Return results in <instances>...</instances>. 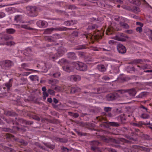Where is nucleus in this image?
I'll use <instances>...</instances> for the list:
<instances>
[{
    "label": "nucleus",
    "mask_w": 152,
    "mask_h": 152,
    "mask_svg": "<svg viewBox=\"0 0 152 152\" xmlns=\"http://www.w3.org/2000/svg\"><path fill=\"white\" fill-rule=\"evenodd\" d=\"M102 79L105 83L109 82L110 80V77L107 75L103 76L102 78Z\"/></svg>",
    "instance_id": "29"
},
{
    "label": "nucleus",
    "mask_w": 152,
    "mask_h": 152,
    "mask_svg": "<svg viewBox=\"0 0 152 152\" xmlns=\"http://www.w3.org/2000/svg\"><path fill=\"white\" fill-rule=\"evenodd\" d=\"M102 139L104 140V142H117L116 141L115 139L113 138H110L107 137H105L104 136H101Z\"/></svg>",
    "instance_id": "12"
},
{
    "label": "nucleus",
    "mask_w": 152,
    "mask_h": 152,
    "mask_svg": "<svg viewBox=\"0 0 152 152\" xmlns=\"http://www.w3.org/2000/svg\"><path fill=\"white\" fill-rule=\"evenodd\" d=\"M48 93L52 95H55V91L51 89H48Z\"/></svg>",
    "instance_id": "50"
},
{
    "label": "nucleus",
    "mask_w": 152,
    "mask_h": 152,
    "mask_svg": "<svg viewBox=\"0 0 152 152\" xmlns=\"http://www.w3.org/2000/svg\"><path fill=\"white\" fill-rule=\"evenodd\" d=\"M21 68H23L26 71H32L34 70L33 69L28 68V67H29V64H28L25 63H23L21 64Z\"/></svg>",
    "instance_id": "18"
},
{
    "label": "nucleus",
    "mask_w": 152,
    "mask_h": 152,
    "mask_svg": "<svg viewBox=\"0 0 152 152\" xmlns=\"http://www.w3.org/2000/svg\"><path fill=\"white\" fill-rule=\"evenodd\" d=\"M117 48L118 52L121 54H124L126 52L125 47L121 44H118L117 46Z\"/></svg>",
    "instance_id": "10"
},
{
    "label": "nucleus",
    "mask_w": 152,
    "mask_h": 152,
    "mask_svg": "<svg viewBox=\"0 0 152 152\" xmlns=\"http://www.w3.org/2000/svg\"><path fill=\"white\" fill-rule=\"evenodd\" d=\"M86 46L85 45H82L77 46L75 48L76 50H79L83 49L86 48Z\"/></svg>",
    "instance_id": "42"
},
{
    "label": "nucleus",
    "mask_w": 152,
    "mask_h": 152,
    "mask_svg": "<svg viewBox=\"0 0 152 152\" xmlns=\"http://www.w3.org/2000/svg\"><path fill=\"white\" fill-rule=\"evenodd\" d=\"M62 68L64 70L67 72H69L71 70V68L68 66H63Z\"/></svg>",
    "instance_id": "35"
},
{
    "label": "nucleus",
    "mask_w": 152,
    "mask_h": 152,
    "mask_svg": "<svg viewBox=\"0 0 152 152\" xmlns=\"http://www.w3.org/2000/svg\"><path fill=\"white\" fill-rule=\"evenodd\" d=\"M71 86H64L63 87V89L65 92L66 93H69L70 92V89L69 88H71Z\"/></svg>",
    "instance_id": "32"
},
{
    "label": "nucleus",
    "mask_w": 152,
    "mask_h": 152,
    "mask_svg": "<svg viewBox=\"0 0 152 152\" xmlns=\"http://www.w3.org/2000/svg\"><path fill=\"white\" fill-rule=\"evenodd\" d=\"M137 92L136 89L134 88L127 89V93L131 96H134L136 95Z\"/></svg>",
    "instance_id": "13"
},
{
    "label": "nucleus",
    "mask_w": 152,
    "mask_h": 152,
    "mask_svg": "<svg viewBox=\"0 0 152 152\" xmlns=\"http://www.w3.org/2000/svg\"><path fill=\"white\" fill-rule=\"evenodd\" d=\"M18 25L19 26V28H24L25 29L29 30H32L33 29V28H30L27 25H26L22 24V25Z\"/></svg>",
    "instance_id": "24"
},
{
    "label": "nucleus",
    "mask_w": 152,
    "mask_h": 152,
    "mask_svg": "<svg viewBox=\"0 0 152 152\" xmlns=\"http://www.w3.org/2000/svg\"><path fill=\"white\" fill-rule=\"evenodd\" d=\"M150 34L149 36V38L152 41V30H151L150 31Z\"/></svg>",
    "instance_id": "64"
},
{
    "label": "nucleus",
    "mask_w": 152,
    "mask_h": 152,
    "mask_svg": "<svg viewBox=\"0 0 152 152\" xmlns=\"http://www.w3.org/2000/svg\"><path fill=\"white\" fill-rule=\"evenodd\" d=\"M118 121L120 122L121 123H124L126 119L124 114L120 115L118 117Z\"/></svg>",
    "instance_id": "15"
},
{
    "label": "nucleus",
    "mask_w": 152,
    "mask_h": 152,
    "mask_svg": "<svg viewBox=\"0 0 152 152\" xmlns=\"http://www.w3.org/2000/svg\"><path fill=\"white\" fill-rule=\"evenodd\" d=\"M46 39L49 42H55L54 39H53V35L52 36L47 37H46Z\"/></svg>",
    "instance_id": "43"
},
{
    "label": "nucleus",
    "mask_w": 152,
    "mask_h": 152,
    "mask_svg": "<svg viewBox=\"0 0 152 152\" xmlns=\"http://www.w3.org/2000/svg\"><path fill=\"white\" fill-rule=\"evenodd\" d=\"M33 124V122L32 121H25V124L26 125H31Z\"/></svg>",
    "instance_id": "61"
},
{
    "label": "nucleus",
    "mask_w": 152,
    "mask_h": 152,
    "mask_svg": "<svg viewBox=\"0 0 152 152\" xmlns=\"http://www.w3.org/2000/svg\"><path fill=\"white\" fill-rule=\"evenodd\" d=\"M30 79L32 80H38V77L37 75H32L30 76Z\"/></svg>",
    "instance_id": "44"
},
{
    "label": "nucleus",
    "mask_w": 152,
    "mask_h": 152,
    "mask_svg": "<svg viewBox=\"0 0 152 152\" xmlns=\"http://www.w3.org/2000/svg\"><path fill=\"white\" fill-rule=\"evenodd\" d=\"M61 75V74L59 72H57L54 73L53 74V76L55 77H59Z\"/></svg>",
    "instance_id": "53"
},
{
    "label": "nucleus",
    "mask_w": 152,
    "mask_h": 152,
    "mask_svg": "<svg viewBox=\"0 0 152 152\" xmlns=\"http://www.w3.org/2000/svg\"><path fill=\"white\" fill-rule=\"evenodd\" d=\"M5 16V14L4 12H0V18L4 17Z\"/></svg>",
    "instance_id": "62"
},
{
    "label": "nucleus",
    "mask_w": 152,
    "mask_h": 152,
    "mask_svg": "<svg viewBox=\"0 0 152 152\" xmlns=\"http://www.w3.org/2000/svg\"><path fill=\"white\" fill-rule=\"evenodd\" d=\"M22 18V16L21 15H17L15 16L14 20L18 22V21L21 20Z\"/></svg>",
    "instance_id": "33"
},
{
    "label": "nucleus",
    "mask_w": 152,
    "mask_h": 152,
    "mask_svg": "<svg viewBox=\"0 0 152 152\" xmlns=\"http://www.w3.org/2000/svg\"><path fill=\"white\" fill-rule=\"evenodd\" d=\"M5 138L7 139L8 142L10 141V140L13 142V140H14V141L15 142H24L23 140L20 141L19 139L15 138L14 136L10 134H7L5 136Z\"/></svg>",
    "instance_id": "8"
},
{
    "label": "nucleus",
    "mask_w": 152,
    "mask_h": 152,
    "mask_svg": "<svg viewBox=\"0 0 152 152\" xmlns=\"http://www.w3.org/2000/svg\"><path fill=\"white\" fill-rule=\"evenodd\" d=\"M58 63L61 65H62L63 64H68L67 61L64 58L61 59L58 61Z\"/></svg>",
    "instance_id": "30"
},
{
    "label": "nucleus",
    "mask_w": 152,
    "mask_h": 152,
    "mask_svg": "<svg viewBox=\"0 0 152 152\" xmlns=\"http://www.w3.org/2000/svg\"><path fill=\"white\" fill-rule=\"evenodd\" d=\"M133 148H138L142 150L145 151H150V149L147 148H146L144 147H140L138 146H134Z\"/></svg>",
    "instance_id": "25"
},
{
    "label": "nucleus",
    "mask_w": 152,
    "mask_h": 152,
    "mask_svg": "<svg viewBox=\"0 0 152 152\" xmlns=\"http://www.w3.org/2000/svg\"><path fill=\"white\" fill-rule=\"evenodd\" d=\"M6 30L7 33L9 34H13L15 32V30L13 28L7 29Z\"/></svg>",
    "instance_id": "36"
},
{
    "label": "nucleus",
    "mask_w": 152,
    "mask_h": 152,
    "mask_svg": "<svg viewBox=\"0 0 152 152\" xmlns=\"http://www.w3.org/2000/svg\"><path fill=\"white\" fill-rule=\"evenodd\" d=\"M70 89V93L71 94H73L75 92L77 91L79 92L80 91V88L77 87H72L71 86V88H69Z\"/></svg>",
    "instance_id": "17"
},
{
    "label": "nucleus",
    "mask_w": 152,
    "mask_h": 152,
    "mask_svg": "<svg viewBox=\"0 0 152 152\" xmlns=\"http://www.w3.org/2000/svg\"><path fill=\"white\" fill-rule=\"evenodd\" d=\"M16 114L15 112H11L10 111H8L7 112V114L9 116L14 115Z\"/></svg>",
    "instance_id": "58"
},
{
    "label": "nucleus",
    "mask_w": 152,
    "mask_h": 152,
    "mask_svg": "<svg viewBox=\"0 0 152 152\" xmlns=\"http://www.w3.org/2000/svg\"><path fill=\"white\" fill-rule=\"evenodd\" d=\"M37 24L40 27H45L47 25V22L45 21L40 20L37 22Z\"/></svg>",
    "instance_id": "14"
},
{
    "label": "nucleus",
    "mask_w": 152,
    "mask_h": 152,
    "mask_svg": "<svg viewBox=\"0 0 152 152\" xmlns=\"http://www.w3.org/2000/svg\"><path fill=\"white\" fill-rule=\"evenodd\" d=\"M120 97L118 93L114 92L110 93L106 95V98L108 101H112L118 99Z\"/></svg>",
    "instance_id": "4"
},
{
    "label": "nucleus",
    "mask_w": 152,
    "mask_h": 152,
    "mask_svg": "<svg viewBox=\"0 0 152 152\" xmlns=\"http://www.w3.org/2000/svg\"><path fill=\"white\" fill-rule=\"evenodd\" d=\"M149 117V115H148L143 113L141 115V117L143 119H146L147 118Z\"/></svg>",
    "instance_id": "51"
},
{
    "label": "nucleus",
    "mask_w": 152,
    "mask_h": 152,
    "mask_svg": "<svg viewBox=\"0 0 152 152\" xmlns=\"http://www.w3.org/2000/svg\"><path fill=\"white\" fill-rule=\"evenodd\" d=\"M26 9L27 11V13L29 16L34 17L38 15V14L37 10L36 7L28 6L26 7Z\"/></svg>",
    "instance_id": "3"
},
{
    "label": "nucleus",
    "mask_w": 152,
    "mask_h": 152,
    "mask_svg": "<svg viewBox=\"0 0 152 152\" xmlns=\"http://www.w3.org/2000/svg\"><path fill=\"white\" fill-rule=\"evenodd\" d=\"M54 90L56 91H60V88L58 86H56L54 88Z\"/></svg>",
    "instance_id": "63"
},
{
    "label": "nucleus",
    "mask_w": 152,
    "mask_h": 152,
    "mask_svg": "<svg viewBox=\"0 0 152 152\" xmlns=\"http://www.w3.org/2000/svg\"><path fill=\"white\" fill-rule=\"evenodd\" d=\"M115 145H114L116 148L123 149L125 152H130V150L127 148L123 146L124 143H115Z\"/></svg>",
    "instance_id": "11"
},
{
    "label": "nucleus",
    "mask_w": 152,
    "mask_h": 152,
    "mask_svg": "<svg viewBox=\"0 0 152 152\" xmlns=\"http://www.w3.org/2000/svg\"><path fill=\"white\" fill-rule=\"evenodd\" d=\"M104 123L107 124L108 125H110L111 126L118 127L120 125L119 123H117L114 122L107 121Z\"/></svg>",
    "instance_id": "20"
},
{
    "label": "nucleus",
    "mask_w": 152,
    "mask_h": 152,
    "mask_svg": "<svg viewBox=\"0 0 152 152\" xmlns=\"http://www.w3.org/2000/svg\"><path fill=\"white\" fill-rule=\"evenodd\" d=\"M68 114L70 115L73 116L75 118H77L79 116V115L77 113H73L70 112H68Z\"/></svg>",
    "instance_id": "39"
},
{
    "label": "nucleus",
    "mask_w": 152,
    "mask_h": 152,
    "mask_svg": "<svg viewBox=\"0 0 152 152\" xmlns=\"http://www.w3.org/2000/svg\"><path fill=\"white\" fill-rule=\"evenodd\" d=\"M114 39L116 40L124 42L126 41V38H127L125 34L122 33H119L114 37Z\"/></svg>",
    "instance_id": "7"
},
{
    "label": "nucleus",
    "mask_w": 152,
    "mask_h": 152,
    "mask_svg": "<svg viewBox=\"0 0 152 152\" xmlns=\"http://www.w3.org/2000/svg\"><path fill=\"white\" fill-rule=\"evenodd\" d=\"M96 119L99 121H102L104 119V118H103L100 116L96 117Z\"/></svg>",
    "instance_id": "59"
},
{
    "label": "nucleus",
    "mask_w": 152,
    "mask_h": 152,
    "mask_svg": "<svg viewBox=\"0 0 152 152\" xmlns=\"http://www.w3.org/2000/svg\"><path fill=\"white\" fill-rule=\"evenodd\" d=\"M74 28H68L66 27H57L56 28H48L45 30L44 34H50L53 31H66L67 30L74 29Z\"/></svg>",
    "instance_id": "2"
},
{
    "label": "nucleus",
    "mask_w": 152,
    "mask_h": 152,
    "mask_svg": "<svg viewBox=\"0 0 152 152\" xmlns=\"http://www.w3.org/2000/svg\"><path fill=\"white\" fill-rule=\"evenodd\" d=\"M97 68L99 71L102 72H104L106 70V69L104 66L102 64L98 65Z\"/></svg>",
    "instance_id": "21"
},
{
    "label": "nucleus",
    "mask_w": 152,
    "mask_h": 152,
    "mask_svg": "<svg viewBox=\"0 0 152 152\" xmlns=\"http://www.w3.org/2000/svg\"><path fill=\"white\" fill-rule=\"evenodd\" d=\"M142 27H141L140 26V27H137L136 29V30L137 31H139L140 33H141L142 31Z\"/></svg>",
    "instance_id": "60"
},
{
    "label": "nucleus",
    "mask_w": 152,
    "mask_h": 152,
    "mask_svg": "<svg viewBox=\"0 0 152 152\" xmlns=\"http://www.w3.org/2000/svg\"><path fill=\"white\" fill-rule=\"evenodd\" d=\"M103 92L102 88H99L96 89V91H95V93L100 94Z\"/></svg>",
    "instance_id": "52"
},
{
    "label": "nucleus",
    "mask_w": 152,
    "mask_h": 152,
    "mask_svg": "<svg viewBox=\"0 0 152 152\" xmlns=\"http://www.w3.org/2000/svg\"><path fill=\"white\" fill-rule=\"evenodd\" d=\"M115 92L118 93L119 94H121L122 95H126V93H127V89H121L117 90Z\"/></svg>",
    "instance_id": "22"
},
{
    "label": "nucleus",
    "mask_w": 152,
    "mask_h": 152,
    "mask_svg": "<svg viewBox=\"0 0 152 152\" xmlns=\"http://www.w3.org/2000/svg\"><path fill=\"white\" fill-rule=\"evenodd\" d=\"M53 39H54L55 41L56 39L61 38L60 35L58 34H55L53 35Z\"/></svg>",
    "instance_id": "38"
},
{
    "label": "nucleus",
    "mask_w": 152,
    "mask_h": 152,
    "mask_svg": "<svg viewBox=\"0 0 152 152\" xmlns=\"http://www.w3.org/2000/svg\"><path fill=\"white\" fill-rule=\"evenodd\" d=\"M148 92H141L138 95L136 96V97L138 98H142L146 96L148 94Z\"/></svg>",
    "instance_id": "26"
},
{
    "label": "nucleus",
    "mask_w": 152,
    "mask_h": 152,
    "mask_svg": "<svg viewBox=\"0 0 152 152\" xmlns=\"http://www.w3.org/2000/svg\"><path fill=\"white\" fill-rule=\"evenodd\" d=\"M8 119L9 121L10 124L11 123H12L13 124H18V122L16 121L15 119V120H14L11 118H9Z\"/></svg>",
    "instance_id": "40"
},
{
    "label": "nucleus",
    "mask_w": 152,
    "mask_h": 152,
    "mask_svg": "<svg viewBox=\"0 0 152 152\" xmlns=\"http://www.w3.org/2000/svg\"><path fill=\"white\" fill-rule=\"evenodd\" d=\"M15 119L16 120V121L18 122H18H20L23 124H25L26 120L22 118H15Z\"/></svg>",
    "instance_id": "37"
},
{
    "label": "nucleus",
    "mask_w": 152,
    "mask_h": 152,
    "mask_svg": "<svg viewBox=\"0 0 152 152\" xmlns=\"http://www.w3.org/2000/svg\"><path fill=\"white\" fill-rule=\"evenodd\" d=\"M67 56L69 58L73 59H75L76 58V56L75 53L74 52H69L67 54Z\"/></svg>",
    "instance_id": "23"
},
{
    "label": "nucleus",
    "mask_w": 152,
    "mask_h": 152,
    "mask_svg": "<svg viewBox=\"0 0 152 152\" xmlns=\"http://www.w3.org/2000/svg\"><path fill=\"white\" fill-rule=\"evenodd\" d=\"M12 61L10 60H5L1 61L0 65L2 68L4 69H7L13 65Z\"/></svg>",
    "instance_id": "5"
},
{
    "label": "nucleus",
    "mask_w": 152,
    "mask_h": 152,
    "mask_svg": "<svg viewBox=\"0 0 152 152\" xmlns=\"http://www.w3.org/2000/svg\"><path fill=\"white\" fill-rule=\"evenodd\" d=\"M141 69H148L150 68V66L147 64H146L145 65H143L141 66Z\"/></svg>",
    "instance_id": "45"
},
{
    "label": "nucleus",
    "mask_w": 152,
    "mask_h": 152,
    "mask_svg": "<svg viewBox=\"0 0 152 152\" xmlns=\"http://www.w3.org/2000/svg\"><path fill=\"white\" fill-rule=\"evenodd\" d=\"M71 79L72 81H76L80 80L81 79V77L80 76L78 75H74L71 76Z\"/></svg>",
    "instance_id": "19"
},
{
    "label": "nucleus",
    "mask_w": 152,
    "mask_h": 152,
    "mask_svg": "<svg viewBox=\"0 0 152 152\" xmlns=\"http://www.w3.org/2000/svg\"><path fill=\"white\" fill-rule=\"evenodd\" d=\"M75 132L78 135H80L81 136H84L85 135H86V133H83L82 132H79V131L77 130H75Z\"/></svg>",
    "instance_id": "47"
},
{
    "label": "nucleus",
    "mask_w": 152,
    "mask_h": 152,
    "mask_svg": "<svg viewBox=\"0 0 152 152\" xmlns=\"http://www.w3.org/2000/svg\"><path fill=\"white\" fill-rule=\"evenodd\" d=\"M140 107L142 108L143 110H144V112L146 113L148 112V109L147 108L145 107L144 106H143V105H140Z\"/></svg>",
    "instance_id": "57"
},
{
    "label": "nucleus",
    "mask_w": 152,
    "mask_h": 152,
    "mask_svg": "<svg viewBox=\"0 0 152 152\" xmlns=\"http://www.w3.org/2000/svg\"><path fill=\"white\" fill-rule=\"evenodd\" d=\"M135 131L136 133L137 134V135H139L140 137H142V135H143V134L141 132H140V130L139 129H135Z\"/></svg>",
    "instance_id": "49"
},
{
    "label": "nucleus",
    "mask_w": 152,
    "mask_h": 152,
    "mask_svg": "<svg viewBox=\"0 0 152 152\" xmlns=\"http://www.w3.org/2000/svg\"><path fill=\"white\" fill-rule=\"evenodd\" d=\"M66 51L65 49L63 47H61L58 49L57 53H50L49 56V58L50 60L54 61L57 59L58 56L63 54Z\"/></svg>",
    "instance_id": "1"
},
{
    "label": "nucleus",
    "mask_w": 152,
    "mask_h": 152,
    "mask_svg": "<svg viewBox=\"0 0 152 152\" xmlns=\"http://www.w3.org/2000/svg\"><path fill=\"white\" fill-rule=\"evenodd\" d=\"M1 129L2 131L5 132H12V129L2 127Z\"/></svg>",
    "instance_id": "41"
},
{
    "label": "nucleus",
    "mask_w": 152,
    "mask_h": 152,
    "mask_svg": "<svg viewBox=\"0 0 152 152\" xmlns=\"http://www.w3.org/2000/svg\"><path fill=\"white\" fill-rule=\"evenodd\" d=\"M106 150L108 152H117L115 149L111 148H107V149Z\"/></svg>",
    "instance_id": "55"
},
{
    "label": "nucleus",
    "mask_w": 152,
    "mask_h": 152,
    "mask_svg": "<svg viewBox=\"0 0 152 152\" xmlns=\"http://www.w3.org/2000/svg\"><path fill=\"white\" fill-rule=\"evenodd\" d=\"M143 62V61L141 59L134 60L132 62L133 64H141Z\"/></svg>",
    "instance_id": "31"
},
{
    "label": "nucleus",
    "mask_w": 152,
    "mask_h": 152,
    "mask_svg": "<svg viewBox=\"0 0 152 152\" xmlns=\"http://www.w3.org/2000/svg\"><path fill=\"white\" fill-rule=\"evenodd\" d=\"M76 8V6L74 5H70L68 7V9H75Z\"/></svg>",
    "instance_id": "56"
},
{
    "label": "nucleus",
    "mask_w": 152,
    "mask_h": 152,
    "mask_svg": "<svg viewBox=\"0 0 152 152\" xmlns=\"http://www.w3.org/2000/svg\"><path fill=\"white\" fill-rule=\"evenodd\" d=\"M96 27V26L95 24H93L89 26L87 29L88 30L90 29L93 30Z\"/></svg>",
    "instance_id": "46"
},
{
    "label": "nucleus",
    "mask_w": 152,
    "mask_h": 152,
    "mask_svg": "<svg viewBox=\"0 0 152 152\" xmlns=\"http://www.w3.org/2000/svg\"><path fill=\"white\" fill-rule=\"evenodd\" d=\"M112 108L109 107H105L104 108V111L107 112H108L111 110Z\"/></svg>",
    "instance_id": "54"
},
{
    "label": "nucleus",
    "mask_w": 152,
    "mask_h": 152,
    "mask_svg": "<svg viewBox=\"0 0 152 152\" xmlns=\"http://www.w3.org/2000/svg\"><path fill=\"white\" fill-rule=\"evenodd\" d=\"M135 77V76H131L130 77H123L121 78V79L123 81H127Z\"/></svg>",
    "instance_id": "28"
},
{
    "label": "nucleus",
    "mask_w": 152,
    "mask_h": 152,
    "mask_svg": "<svg viewBox=\"0 0 152 152\" xmlns=\"http://www.w3.org/2000/svg\"><path fill=\"white\" fill-rule=\"evenodd\" d=\"M2 41H4L2 43L3 45H6L7 46H11L15 44L14 42L12 41L7 42V41L9 39L10 37L8 36H5L2 38H1Z\"/></svg>",
    "instance_id": "9"
},
{
    "label": "nucleus",
    "mask_w": 152,
    "mask_h": 152,
    "mask_svg": "<svg viewBox=\"0 0 152 152\" xmlns=\"http://www.w3.org/2000/svg\"><path fill=\"white\" fill-rule=\"evenodd\" d=\"M143 124L142 122V121L139 122L138 123H134L133 125L134 126L139 127L142 126Z\"/></svg>",
    "instance_id": "48"
},
{
    "label": "nucleus",
    "mask_w": 152,
    "mask_h": 152,
    "mask_svg": "<svg viewBox=\"0 0 152 152\" xmlns=\"http://www.w3.org/2000/svg\"><path fill=\"white\" fill-rule=\"evenodd\" d=\"M76 69L82 71H85L87 69V66L86 64L81 62H78L75 64Z\"/></svg>",
    "instance_id": "6"
},
{
    "label": "nucleus",
    "mask_w": 152,
    "mask_h": 152,
    "mask_svg": "<svg viewBox=\"0 0 152 152\" xmlns=\"http://www.w3.org/2000/svg\"><path fill=\"white\" fill-rule=\"evenodd\" d=\"M16 128L18 131L21 132H25L26 130V129L25 128V127H16Z\"/></svg>",
    "instance_id": "34"
},
{
    "label": "nucleus",
    "mask_w": 152,
    "mask_h": 152,
    "mask_svg": "<svg viewBox=\"0 0 152 152\" xmlns=\"http://www.w3.org/2000/svg\"><path fill=\"white\" fill-rule=\"evenodd\" d=\"M12 79H10L9 81L5 84V86L7 88V91H9L10 90V88L12 86Z\"/></svg>",
    "instance_id": "16"
},
{
    "label": "nucleus",
    "mask_w": 152,
    "mask_h": 152,
    "mask_svg": "<svg viewBox=\"0 0 152 152\" xmlns=\"http://www.w3.org/2000/svg\"><path fill=\"white\" fill-rule=\"evenodd\" d=\"M119 23L120 25L126 29H128L129 28V25L127 23L122 22H120Z\"/></svg>",
    "instance_id": "27"
}]
</instances>
